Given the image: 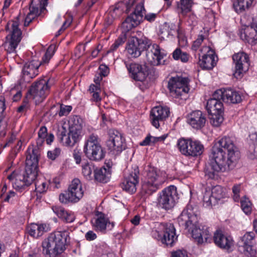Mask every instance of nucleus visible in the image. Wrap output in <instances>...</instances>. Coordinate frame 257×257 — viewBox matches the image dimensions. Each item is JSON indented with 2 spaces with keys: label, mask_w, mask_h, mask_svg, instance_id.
<instances>
[{
  "label": "nucleus",
  "mask_w": 257,
  "mask_h": 257,
  "mask_svg": "<svg viewBox=\"0 0 257 257\" xmlns=\"http://www.w3.org/2000/svg\"><path fill=\"white\" fill-rule=\"evenodd\" d=\"M212 161L205 170V175L214 179L217 173L232 169L240 157V153L233 140L225 136L216 141L211 150Z\"/></svg>",
  "instance_id": "1"
},
{
  "label": "nucleus",
  "mask_w": 257,
  "mask_h": 257,
  "mask_svg": "<svg viewBox=\"0 0 257 257\" xmlns=\"http://www.w3.org/2000/svg\"><path fill=\"white\" fill-rule=\"evenodd\" d=\"M40 156L39 148L30 146L26 152L25 171L23 174L13 172L9 175L10 180L14 181L13 185L17 190L24 189L35 180L38 172V162Z\"/></svg>",
  "instance_id": "2"
},
{
  "label": "nucleus",
  "mask_w": 257,
  "mask_h": 257,
  "mask_svg": "<svg viewBox=\"0 0 257 257\" xmlns=\"http://www.w3.org/2000/svg\"><path fill=\"white\" fill-rule=\"evenodd\" d=\"M178 221L180 226L191 231L192 237L199 244L207 242L211 236L208 228L201 229L198 227L197 208L191 204H188L183 210L178 218Z\"/></svg>",
  "instance_id": "3"
},
{
  "label": "nucleus",
  "mask_w": 257,
  "mask_h": 257,
  "mask_svg": "<svg viewBox=\"0 0 257 257\" xmlns=\"http://www.w3.org/2000/svg\"><path fill=\"white\" fill-rule=\"evenodd\" d=\"M69 239V233L66 231H55L42 242L43 252L48 257H55L65 249Z\"/></svg>",
  "instance_id": "4"
},
{
  "label": "nucleus",
  "mask_w": 257,
  "mask_h": 257,
  "mask_svg": "<svg viewBox=\"0 0 257 257\" xmlns=\"http://www.w3.org/2000/svg\"><path fill=\"white\" fill-rule=\"evenodd\" d=\"M83 152L90 160L100 161L104 158L105 152L97 135L92 133L87 137L84 145Z\"/></svg>",
  "instance_id": "5"
},
{
  "label": "nucleus",
  "mask_w": 257,
  "mask_h": 257,
  "mask_svg": "<svg viewBox=\"0 0 257 257\" xmlns=\"http://www.w3.org/2000/svg\"><path fill=\"white\" fill-rule=\"evenodd\" d=\"M82 185L78 179H74L68 189L59 195V200L63 204L78 202L83 197Z\"/></svg>",
  "instance_id": "6"
},
{
  "label": "nucleus",
  "mask_w": 257,
  "mask_h": 257,
  "mask_svg": "<svg viewBox=\"0 0 257 257\" xmlns=\"http://www.w3.org/2000/svg\"><path fill=\"white\" fill-rule=\"evenodd\" d=\"M177 146L182 154L186 156L196 157L203 152V145L198 141L181 138L178 140Z\"/></svg>",
  "instance_id": "7"
},
{
  "label": "nucleus",
  "mask_w": 257,
  "mask_h": 257,
  "mask_svg": "<svg viewBox=\"0 0 257 257\" xmlns=\"http://www.w3.org/2000/svg\"><path fill=\"white\" fill-rule=\"evenodd\" d=\"M159 228L163 232L160 233L157 230H153V236L158 240H161L166 246H172L177 239L174 225L172 223H161Z\"/></svg>",
  "instance_id": "8"
},
{
  "label": "nucleus",
  "mask_w": 257,
  "mask_h": 257,
  "mask_svg": "<svg viewBox=\"0 0 257 257\" xmlns=\"http://www.w3.org/2000/svg\"><path fill=\"white\" fill-rule=\"evenodd\" d=\"M177 198L176 188L171 185L160 193L157 199V206L166 211L171 210L175 206Z\"/></svg>",
  "instance_id": "9"
},
{
  "label": "nucleus",
  "mask_w": 257,
  "mask_h": 257,
  "mask_svg": "<svg viewBox=\"0 0 257 257\" xmlns=\"http://www.w3.org/2000/svg\"><path fill=\"white\" fill-rule=\"evenodd\" d=\"M50 87L48 81L41 79L33 83L29 90L28 96H32L36 104L42 102L49 93Z\"/></svg>",
  "instance_id": "10"
},
{
  "label": "nucleus",
  "mask_w": 257,
  "mask_h": 257,
  "mask_svg": "<svg viewBox=\"0 0 257 257\" xmlns=\"http://www.w3.org/2000/svg\"><path fill=\"white\" fill-rule=\"evenodd\" d=\"M146 181L143 184V189L149 195L156 192L162 184L161 177L158 174L157 169L154 167H149L146 170Z\"/></svg>",
  "instance_id": "11"
},
{
  "label": "nucleus",
  "mask_w": 257,
  "mask_h": 257,
  "mask_svg": "<svg viewBox=\"0 0 257 257\" xmlns=\"http://www.w3.org/2000/svg\"><path fill=\"white\" fill-rule=\"evenodd\" d=\"M109 139L107 141L108 150L114 155H117L124 150L126 146L122 135L115 130H109Z\"/></svg>",
  "instance_id": "12"
},
{
  "label": "nucleus",
  "mask_w": 257,
  "mask_h": 257,
  "mask_svg": "<svg viewBox=\"0 0 257 257\" xmlns=\"http://www.w3.org/2000/svg\"><path fill=\"white\" fill-rule=\"evenodd\" d=\"M143 11H145L144 4H138L134 12L129 15L122 23V27L125 31H129L139 25L143 20Z\"/></svg>",
  "instance_id": "13"
},
{
  "label": "nucleus",
  "mask_w": 257,
  "mask_h": 257,
  "mask_svg": "<svg viewBox=\"0 0 257 257\" xmlns=\"http://www.w3.org/2000/svg\"><path fill=\"white\" fill-rule=\"evenodd\" d=\"M12 31L11 34L6 37L5 48L8 53H16V49L22 39V32L18 27L17 22H14L12 26Z\"/></svg>",
  "instance_id": "14"
},
{
  "label": "nucleus",
  "mask_w": 257,
  "mask_h": 257,
  "mask_svg": "<svg viewBox=\"0 0 257 257\" xmlns=\"http://www.w3.org/2000/svg\"><path fill=\"white\" fill-rule=\"evenodd\" d=\"M189 79L186 77H172L168 83V87L171 93L176 96H181L183 93H187L189 88L188 87Z\"/></svg>",
  "instance_id": "15"
},
{
  "label": "nucleus",
  "mask_w": 257,
  "mask_h": 257,
  "mask_svg": "<svg viewBox=\"0 0 257 257\" xmlns=\"http://www.w3.org/2000/svg\"><path fill=\"white\" fill-rule=\"evenodd\" d=\"M139 170L138 167L132 168L129 172L125 174L124 179L120 184L121 188L130 193H134L136 191V185L139 183Z\"/></svg>",
  "instance_id": "16"
},
{
  "label": "nucleus",
  "mask_w": 257,
  "mask_h": 257,
  "mask_svg": "<svg viewBox=\"0 0 257 257\" xmlns=\"http://www.w3.org/2000/svg\"><path fill=\"white\" fill-rule=\"evenodd\" d=\"M232 60L235 65V70L233 75L235 77H240L243 72H245L249 66V57L248 55L242 52L234 54Z\"/></svg>",
  "instance_id": "17"
},
{
  "label": "nucleus",
  "mask_w": 257,
  "mask_h": 257,
  "mask_svg": "<svg viewBox=\"0 0 257 257\" xmlns=\"http://www.w3.org/2000/svg\"><path fill=\"white\" fill-rule=\"evenodd\" d=\"M224 189L220 186H216L212 188L211 192L206 191L203 196V205L210 207L215 205L218 201L225 197Z\"/></svg>",
  "instance_id": "18"
},
{
  "label": "nucleus",
  "mask_w": 257,
  "mask_h": 257,
  "mask_svg": "<svg viewBox=\"0 0 257 257\" xmlns=\"http://www.w3.org/2000/svg\"><path fill=\"white\" fill-rule=\"evenodd\" d=\"M57 136L59 141L64 145L69 147L73 146L79 140L81 135L69 130L68 132L64 125L58 128Z\"/></svg>",
  "instance_id": "19"
},
{
  "label": "nucleus",
  "mask_w": 257,
  "mask_h": 257,
  "mask_svg": "<svg viewBox=\"0 0 257 257\" xmlns=\"http://www.w3.org/2000/svg\"><path fill=\"white\" fill-rule=\"evenodd\" d=\"M170 114V110L168 107L156 106L154 107L150 113V119L152 124L156 128L160 126V122L163 121Z\"/></svg>",
  "instance_id": "20"
},
{
  "label": "nucleus",
  "mask_w": 257,
  "mask_h": 257,
  "mask_svg": "<svg viewBox=\"0 0 257 257\" xmlns=\"http://www.w3.org/2000/svg\"><path fill=\"white\" fill-rule=\"evenodd\" d=\"M166 55L161 52L159 46L156 44H152L146 51V57L148 61L153 65L164 64L165 61L161 60Z\"/></svg>",
  "instance_id": "21"
},
{
  "label": "nucleus",
  "mask_w": 257,
  "mask_h": 257,
  "mask_svg": "<svg viewBox=\"0 0 257 257\" xmlns=\"http://www.w3.org/2000/svg\"><path fill=\"white\" fill-rule=\"evenodd\" d=\"M216 93L221 96V100L228 104H236L241 101V96L240 93L231 88L218 89Z\"/></svg>",
  "instance_id": "22"
},
{
  "label": "nucleus",
  "mask_w": 257,
  "mask_h": 257,
  "mask_svg": "<svg viewBox=\"0 0 257 257\" xmlns=\"http://www.w3.org/2000/svg\"><path fill=\"white\" fill-rule=\"evenodd\" d=\"M128 70L131 77L136 81H143L148 75V68L146 65L131 63Z\"/></svg>",
  "instance_id": "23"
},
{
  "label": "nucleus",
  "mask_w": 257,
  "mask_h": 257,
  "mask_svg": "<svg viewBox=\"0 0 257 257\" xmlns=\"http://www.w3.org/2000/svg\"><path fill=\"white\" fill-rule=\"evenodd\" d=\"M241 39L251 44L257 41V22L253 21L240 32Z\"/></svg>",
  "instance_id": "24"
},
{
  "label": "nucleus",
  "mask_w": 257,
  "mask_h": 257,
  "mask_svg": "<svg viewBox=\"0 0 257 257\" xmlns=\"http://www.w3.org/2000/svg\"><path fill=\"white\" fill-rule=\"evenodd\" d=\"M206 122L205 114L200 110L192 111L188 115V122L195 129L202 128L205 126Z\"/></svg>",
  "instance_id": "25"
},
{
  "label": "nucleus",
  "mask_w": 257,
  "mask_h": 257,
  "mask_svg": "<svg viewBox=\"0 0 257 257\" xmlns=\"http://www.w3.org/2000/svg\"><path fill=\"white\" fill-rule=\"evenodd\" d=\"M221 98L216 93L215 91L212 95V98L207 101L206 108L209 114L223 112V104L221 102Z\"/></svg>",
  "instance_id": "26"
},
{
  "label": "nucleus",
  "mask_w": 257,
  "mask_h": 257,
  "mask_svg": "<svg viewBox=\"0 0 257 257\" xmlns=\"http://www.w3.org/2000/svg\"><path fill=\"white\" fill-rule=\"evenodd\" d=\"M205 49L207 50V54H204L201 59H199V64L203 69H212L216 65L217 60L215 59L214 53L210 47H206Z\"/></svg>",
  "instance_id": "27"
},
{
  "label": "nucleus",
  "mask_w": 257,
  "mask_h": 257,
  "mask_svg": "<svg viewBox=\"0 0 257 257\" xmlns=\"http://www.w3.org/2000/svg\"><path fill=\"white\" fill-rule=\"evenodd\" d=\"M213 238L215 244L222 248L228 249L232 244L231 237L224 235L220 230L214 233Z\"/></svg>",
  "instance_id": "28"
},
{
  "label": "nucleus",
  "mask_w": 257,
  "mask_h": 257,
  "mask_svg": "<svg viewBox=\"0 0 257 257\" xmlns=\"http://www.w3.org/2000/svg\"><path fill=\"white\" fill-rule=\"evenodd\" d=\"M40 64L36 61L26 63L23 69L24 79H32L38 74V69Z\"/></svg>",
  "instance_id": "29"
},
{
  "label": "nucleus",
  "mask_w": 257,
  "mask_h": 257,
  "mask_svg": "<svg viewBox=\"0 0 257 257\" xmlns=\"http://www.w3.org/2000/svg\"><path fill=\"white\" fill-rule=\"evenodd\" d=\"M53 212L63 221L67 222H72L75 219L73 213L66 211L64 208L59 206H54L52 207Z\"/></svg>",
  "instance_id": "30"
},
{
  "label": "nucleus",
  "mask_w": 257,
  "mask_h": 257,
  "mask_svg": "<svg viewBox=\"0 0 257 257\" xmlns=\"http://www.w3.org/2000/svg\"><path fill=\"white\" fill-rule=\"evenodd\" d=\"M94 226L96 230L104 232L106 228L111 230L114 226V223L108 221L107 219L104 217V214L100 213L98 217L95 219Z\"/></svg>",
  "instance_id": "31"
},
{
  "label": "nucleus",
  "mask_w": 257,
  "mask_h": 257,
  "mask_svg": "<svg viewBox=\"0 0 257 257\" xmlns=\"http://www.w3.org/2000/svg\"><path fill=\"white\" fill-rule=\"evenodd\" d=\"M69 130L72 132H76L80 135L81 134L82 130L84 125L83 119L78 115H72L69 119Z\"/></svg>",
  "instance_id": "32"
},
{
  "label": "nucleus",
  "mask_w": 257,
  "mask_h": 257,
  "mask_svg": "<svg viewBox=\"0 0 257 257\" xmlns=\"http://www.w3.org/2000/svg\"><path fill=\"white\" fill-rule=\"evenodd\" d=\"M138 43V38L137 37H133L128 41L126 49L132 57L137 58L141 54V51L139 49Z\"/></svg>",
  "instance_id": "33"
},
{
  "label": "nucleus",
  "mask_w": 257,
  "mask_h": 257,
  "mask_svg": "<svg viewBox=\"0 0 257 257\" xmlns=\"http://www.w3.org/2000/svg\"><path fill=\"white\" fill-rule=\"evenodd\" d=\"M46 225L45 224H39L32 223L27 228V230L31 236L38 238L41 236L46 230Z\"/></svg>",
  "instance_id": "34"
},
{
  "label": "nucleus",
  "mask_w": 257,
  "mask_h": 257,
  "mask_svg": "<svg viewBox=\"0 0 257 257\" xmlns=\"http://www.w3.org/2000/svg\"><path fill=\"white\" fill-rule=\"evenodd\" d=\"M110 177V172L104 167L96 169L94 170V178L98 182L106 183L108 181Z\"/></svg>",
  "instance_id": "35"
},
{
  "label": "nucleus",
  "mask_w": 257,
  "mask_h": 257,
  "mask_svg": "<svg viewBox=\"0 0 257 257\" xmlns=\"http://www.w3.org/2000/svg\"><path fill=\"white\" fill-rule=\"evenodd\" d=\"M240 247L255 245V234L253 232H246L240 238Z\"/></svg>",
  "instance_id": "36"
},
{
  "label": "nucleus",
  "mask_w": 257,
  "mask_h": 257,
  "mask_svg": "<svg viewBox=\"0 0 257 257\" xmlns=\"http://www.w3.org/2000/svg\"><path fill=\"white\" fill-rule=\"evenodd\" d=\"M95 170L94 166L91 162L85 161L82 162V172L83 176L87 180L92 178V173Z\"/></svg>",
  "instance_id": "37"
},
{
  "label": "nucleus",
  "mask_w": 257,
  "mask_h": 257,
  "mask_svg": "<svg viewBox=\"0 0 257 257\" xmlns=\"http://www.w3.org/2000/svg\"><path fill=\"white\" fill-rule=\"evenodd\" d=\"M43 10L39 9L38 7L30 6V12L28 14L24 23L25 26H28L32 20L36 17L39 16Z\"/></svg>",
  "instance_id": "38"
},
{
  "label": "nucleus",
  "mask_w": 257,
  "mask_h": 257,
  "mask_svg": "<svg viewBox=\"0 0 257 257\" xmlns=\"http://www.w3.org/2000/svg\"><path fill=\"white\" fill-rule=\"evenodd\" d=\"M175 27V25H171V27L170 28L169 27H164L163 28L160 30V35L161 38L165 39L166 38H168L169 35H174L175 33H177L178 34V38L179 41L181 37V35L180 34L179 30H177L176 31L173 29V28Z\"/></svg>",
  "instance_id": "39"
},
{
  "label": "nucleus",
  "mask_w": 257,
  "mask_h": 257,
  "mask_svg": "<svg viewBox=\"0 0 257 257\" xmlns=\"http://www.w3.org/2000/svg\"><path fill=\"white\" fill-rule=\"evenodd\" d=\"M35 190L40 193L45 192L48 188V183L44 178H38L35 183Z\"/></svg>",
  "instance_id": "40"
},
{
  "label": "nucleus",
  "mask_w": 257,
  "mask_h": 257,
  "mask_svg": "<svg viewBox=\"0 0 257 257\" xmlns=\"http://www.w3.org/2000/svg\"><path fill=\"white\" fill-rule=\"evenodd\" d=\"M173 57L175 60H180L183 62H187L189 59V55L183 52L180 49H176L173 53Z\"/></svg>",
  "instance_id": "41"
},
{
  "label": "nucleus",
  "mask_w": 257,
  "mask_h": 257,
  "mask_svg": "<svg viewBox=\"0 0 257 257\" xmlns=\"http://www.w3.org/2000/svg\"><path fill=\"white\" fill-rule=\"evenodd\" d=\"M56 47L54 45H50L47 49L45 55L42 58V61L41 63L39 64H41L42 63H48L49 61L52 58L53 55H54L55 51L56 50Z\"/></svg>",
  "instance_id": "42"
},
{
  "label": "nucleus",
  "mask_w": 257,
  "mask_h": 257,
  "mask_svg": "<svg viewBox=\"0 0 257 257\" xmlns=\"http://www.w3.org/2000/svg\"><path fill=\"white\" fill-rule=\"evenodd\" d=\"M222 113H217L215 114H210L211 115L210 122L211 124L216 127L219 126L223 121Z\"/></svg>",
  "instance_id": "43"
},
{
  "label": "nucleus",
  "mask_w": 257,
  "mask_h": 257,
  "mask_svg": "<svg viewBox=\"0 0 257 257\" xmlns=\"http://www.w3.org/2000/svg\"><path fill=\"white\" fill-rule=\"evenodd\" d=\"M242 248L243 253L246 257H257V251L255 245L247 246Z\"/></svg>",
  "instance_id": "44"
},
{
  "label": "nucleus",
  "mask_w": 257,
  "mask_h": 257,
  "mask_svg": "<svg viewBox=\"0 0 257 257\" xmlns=\"http://www.w3.org/2000/svg\"><path fill=\"white\" fill-rule=\"evenodd\" d=\"M138 46L141 53L144 50L147 51V49L152 45L151 40L146 37L138 39Z\"/></svg>",
  "instance_id": "45"
},
{
  "label": "nucleus",
  "mask_w": 257,
  "mask_h": 257,
  "mask_svg": "<svg viewBox=\"0 0 257 257\" xmlns=\"http://www.w3.org/2000/svg\"><path fill=\"white\" fill-rule=\"evenodd\" d=\"M247 155L252 160L257 158V141L249 144L248 148Z\"/></svg>",
  "instance_id": "46"
},
{
  "label": "nucleus",
  "mask_w": 257,
  "mask_h": 257,
  "mask_svg": "<svg viewBox=\"0 0 257 257\" xmlns=\"http://www.w3.org/2000/svg\"><path fill=\"white\" fill-rule=\"evenodd\" d=\"M253 0H237L238 10L241 12L248 9L252 4ZM238 8H236V11Z\"/></svg>",
  "instance_id": "47"
},
{
  "label": "nucleus",
  "mask_w": 257,
  "mask_h": 257,
  "mask_svg": "<svg viewBox=\"0 0 257 257\" xmlns=\"http://www.w3.org/2000/svg\"><path fill=\"white\" fill-rule=\"evenodd\" d=\"M126 41V36L125 34L120 35L115 42L111 45L110 48V51L113 52L116 50L119 46L122 45Z\"/></svg>",
  "instance_id": "48"
},
{
  "label": "nucleus",
  "mask_w": 257,
  "mask_h": 257,
  "mask_svg": "<svg viewBox=\"0 0 257 257\" xmlns=\"http://www.w3.org/2000/svg\"><path fill=\"white\" fill-rule=\"evenodd\" d=\"M47 4V0H32L30 6L44 10Z\"/></svg>",
  "instance_id": "49"
},
{
  "label": "nucleus",
  "mask_w": 257,
  "mask_h": 257,
  "mask_svg": "<svg viewBox=\"0 0 257 257\" xmlns=\"http://www.w3.org/2000/svg\"><path fill=\"white\" fill-rule=\"evenodd\" d=\"M181 8L184 13H187L191 10L192 2L191 0H180Z\"/></svg>",
  "instance_id": "50"
},
{
  "label": "nucleus",
  "mask_w": 257,
  "mask_h": 257,
  "mask_svg": "<svg viewBox=\"0 0 257 257\" xmlns=\"http://www.w3.org/2000/svg\"><path fill=\"white\" fill-rule=\"evenodd\" d=\"M241 207L243 212L247 214L251 212V208L250 202L248 200H241Z\"/></svg>",
  "instance_id": "51"
},
{
  "label": "nucleus",
  "mask_w": 257,
  "mask_h": 257,
  "mask_svg": "<svg viewBox=\"0 0 257 257\" xmlns=\"http://www.w3.org/2000/svg\"><path fill=\"white\" fill-rule=\"evenodd\" d=\"M72 110V106L70 105H63L60 106V110L58 114L60 116L68 115Z\"/></svg>",
  "instance_id": "52"
},
{
  "label": "nucleus",
  "mask_w": 257,
  "mask_h": 257,
  "mask_svg": "<svg viewBox=\"0 0 257 257\" xmlns=\"http://www.w3.org/2000/svg\"><path fill=\"white\" fill-rule=\"evenodd\" d=\"M204 39V37L202 35L198 36V38L193 42L192 49L194 51H196L202 44Z\"/></svg>",
  "instance_id": "53"
},
{
  "label": "nucleus",
  "mask_w": 257,
  "mask_h": 257,
  "mask_svg": "<svg viewBox=\"0 0 257 257\" xmlns=\"http://www.w3.org/2000/svg\"><path fill=\"white\" fill-rule=\"evenodd\" d=\"M171 257H188L187 251L183 249H179L172 252Z\"/></svg>",
  "instance_id": "54"
},
{
  "label": "nucleus",
  "mask_w": 257,
  "mask_h": 257,
  "mask_svg": "<svg viewBox=\"0 0 257 257\" xmlns=\"http://www.w3.org/2000/svg\"><path fill=\"white\" fill-rule=\"evenodd\" d=\"M60 150L59 149H56L53 151H48L47 153L48 157L52 160H55L56 157L59 155Z\"/></svg>",
  "instance_id": "55"
},
{
  "label": "nucleus",
  "mask_w": 257,
  "mask_h": 257,
  "mask_svg": "<svg viewBox=\"0 0 257 257\" xmlns=\"http://www.w3.org/2000/svg\"><path fill=\"white\" fill-rule=\"evenodd\" d=\"M140 145L143 146L153 145L152 142V136L150 135H148L144 141L140 143Z\"/></svg>",
  "instance_id": "56"
},
{
  "label": "nucleus",
  "mask_w": 257,
  "mask_h": 257,
  "mask_svg": "<svg viewBox=\"0 0 257 257\" xmlns=\"http://www.w3.org/2000/svg\"><path fill=\"white\" fill-rule=\"evenodd\" d=\"M99 72L98 73L104 77L106 76L109 73V68L105 65H101L99 66Z\"/></svg>",
  "instance_id": "57"
},
{
  "label": "nucleus",
  "mask_w": 257,
  "mask_h": 257,
  "mask_svg": "<svg viewBox=\"0 0 257 257\" xmlns=\"http://www.w3.org/2000/svg\"><path fill=\"white\" fill-rule=\"evenodd\" d=\"M85 236L86 239L89 241L94 240L97 237L96 234L91 230L88 231Z\"/></svg>",
  "instance_id": "58"
},
{
  "label": "nucleus",
  "mask_w": 257,
  "mask_h": 257,
  "mask_svg": "<svg viewBox=\"0 0 257 257\" xmlns=\"http://www.w3.org/2000/svg\"><path fill=\"white\" fill-rule=\"evenodd\" d=\"M47 135V129L45 126H42L38 132V137L45 138Z\"/></svg>",
  "instance_id": "59"
},
{
  "label": "nucleus",
  "mask_w": 257,
  "mask_h": 257,
  "mask_svg": "<svg viewBox=\"0 0 257 257\" xmlns=\"http://www.w3.org/2000/svg\"><path fill=\"white\" fill-rule=\"evenodd\" d=\"M157 17V14L154 13H149L145 16V19L149 22L154 21Z\"/></svg>",
  "instance_id": "60"
},
{
  "label": "nucleus",
  "mask_w": 257,
  "mask_h": 257,
  "mask_svg": "<svg viewBox=\"0 0 257 257\" xmlns=\"http://www.w3.org/2000/svg\"><path fill=\"white\" fill-rule=\"evenodd\" d=\"M167 136L168 135H164L159 137H155L152 136V142L153 145L158 142H162L164 141Z\"/></svg>",
  "instance_id": "61"
},
{
  "label": "nucleus",
  "mask_w": 257,
  "mask_h": 257,
  "mask_svg": "<svg viewBox=\"0 0 257 257\" xmlns=\"http://www.w3.org/2000/svg\"><path fill=\"white\" fill-rule=\"evenodd\" d=\"M5 109L6 106L5 97L2 95H0V113L3 114Z\"/></svg>",
  "instance_id": "62"
},
{
  "label": "nucleus",
  "mask_w": 257,
  "mask_h": 257,
  "mask_svg": "<svg viewBox=\"0 0 257 257\" xmlns=\"http://www.w3.org/2000/svg\"><path fill=\"white\" fill-rule=\"evenodd\" d=\"M89 90L90 93H93L96 91H100V88L98 85L91 84Z\"/></svg>",
  "instance_id": "63"
},
{
  "label": "nucleus",
  "mask_w": 257,
  "mask_h": 257,
  "mask_svg": "<svg viewBox=\"0 0 257 257\" xmlns=\"http://www.w3.org/2000/svg\"><path fill=\"white\" fill-rule=\"evenodd\" d=\"M100 91H96L93 93L92 94V99L93 101L95 102H98L101 100V97L99 96V93Z\"/></svg>",
  "instance_id": "64"
}]
</instances>
